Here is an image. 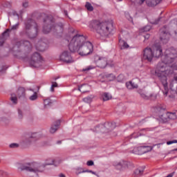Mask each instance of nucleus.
Instances as JSON below:
<instances>
[{"instance_id": "f257e3e1", "label": "nucleus", "mask_w": 177, "mask_h": 177, "mask_svg": "<svg viewBox=\"0 0 177 177\" xmlns=\"http://www.w3.org/2000/svg\"><path fill=\"white\" fill-rule=\"evenodd\" d=\"M177 57V50L174 48H169L165 50L162 57V62H159L156 68L155 74L161 82L164 90L162 91L165 96H168V82H167V75L172 74L174 70H177V66L174 62Z\"/></svg>"}, {"instance_id": "f03ea898", "label": "nucleus", "mask_w": 177, "mask_h": 177, "mask_svg": "<svg viewBox=\"0 0 177 177\" xmlns=\"http://www.w3.org/2000/svg\"><path fill=\"white\" fill-rule=\"evenodd\" d=\"M90 28L95 30L101 37H107L113 31V21L100 22L94 20L91 22Z\"/></svg>"}, {"instance_id": "7ed1b4c3", "label": "nucleus", "mask_w": 177, "mask_h": 177, "mask_svg": "<svg viewBox=\"0 0 177 177\" xmlns=\"http://www.w3.org/2000/svg\"><path fill=\"white\" fill-rule=\"evenodd\" d=\"M21 37H28L30 39L37 38L38 35V24L35 21L28 19L24 22V29L20 32Z\"/></svg>"}, {"instance_id": "20e7f679", "label": "nucleus", "mask_w": 177, "mask_h": 177, "mask_svg": "<svg viewBox=\"0 0 177 177\" xmlns=\"http://www.w3.org/2000/svg\"><path fill=\"white\" fill-rule=\"evenodd\" d=\"M50 31L56 32L57 31H63V24L59 23L55 25V21H53V17H47L44 19V26H43V32L44 34H48Z\"/></svg>"}, {"instance_id": "39448f33", "label": "nucleus", "mask_w": 177, "mask_h": 177, "mask_svg": "<svg viewBox=\"0 0 177 177\" xmlns=\"http://www.w3.org/2000/svg\"><path fill=\"white\" fill-rule=\"evenodd\" d=\"M85 41L86 39L84 35H76L73 36L68 44L69 50L72 52V53L77 52L80 48H81L82 43L85 42Z\"/></svg>"}, {"instance_id": "423d86ee", "label": "nucleus", "mask_w": 177, "mask_h": 177, "mask_svg": "<svg viewBox=\"0 0 177 177\" xmlns=\"http://www.w3.org/2000/svg\"><path fill=\"white\" fill-rule=\"evenodd\" d=\"M18 168L21 171H26V172H32L33 174H38V172L42 171L41 170V165L35 162L21 163Z\"/></svg>"}, {"instance_id": "0eeeda50", "label": "nucleus", "mask_w": 177, "mask_h": 177, "mask_svg": "<svg viewBox=\"0 0 177 177\" xmlns=\"http://www.w3.org/2000/svg\"><path fill=\"white\" fill-rule=\"evenodd\" d=\"M77 52L80 56H88L93 52V45L90 41L85 40Z\"/></svg>"}, {"instance_id": "6e6552de", "label": "nucleus", "mask_w": 177, "mask_h": 177, "mask_svg": "<svg viewBox=\"0 0 177 177\" xmlns=\"http://www.w3.org/2000/svg\"><path fill=\"white\" fill-rule=\"evenodd\" d=\"M32 48V45L29 41L27 40H21L17 41L14 46L12 50L14 52H21L22 49L25 50H30Z\"/></svg>"}, {"instance_id": "1a4fd4ad", "label": "nucleus", "mask_w": 177, "mask_h": 177, "mask_svg": "<svg viewBox=\"0 0 177 177\" xmlns=\"http://www.w3.org/2000/svg\"><path fill=\"white\" fill-rule=\"evenodd\" d=\"M115 128V122H107L104 124H100L95 128V132H101L102 133H107L110 131H113Z\"/></svg>"}, {"instance_id": "9d476101", "label": "nucleus", "mask_w": 177, "mask_h": 177, "mask_svg": "<svg viewBox=\"0 0 177 177\" xmlns=\"http://www.w3.org/2000/svg\"><path fill=\"white\" fill-rule=\"evenodd\" d=\"M42 63H44V59H42L41 55H39L38 53H33L30 61V67L37 68L38 67H41V66H42Z\"/></svg>"}, {"instance_id": "9b49d317", "label": "nucleus", "mask_w": 177, "mask_h": 177, "mask_svg": "<svg viewBox=\"0 0 177 177\" xmlns=\"http://www.w3.org/2000/svg\"><path fill=\"white\" fill-rule=\"evenodd\" d=\"M171 38V33L169 32V29L167 26H163L160 29V39L162 44H167Z\"/></svg>"}, {"instance_id": "f8f14e48", "label": "nucleus", "mask_w": 177, "mask_h": 177, "mask_svg": "<svg viewBox=\"0 0 177 177\" xmlns=\"http://www.w3.org/2000/svg\"><path fill=\"white\" fill-rule=\"evenodd\" d=\"M60 62H63V63H66V64H70L71 63H74V59L71 57V54L70 52L65 50L63 51L59 55Z\"/></svg>"}, {"instance_id": "ddd939ff", "label": "nucleus", "mask_w": 177, "mask_h": 177, "mask_svg": "<svg viewBox=\"0 0 177 177\" xmlns=\"http://www.w3.org/2000/svg\"><path fill=\"white\" fill-rule=\"evenodd\" d=\"M152 55L153 57H161L162 56V48H161V44L160 43H154L151 46Z\"/></svg>"}, {"instance_id": "4468645a", "label": "nucleus", "mask_w": 177, "mask_h": 177, "mask_svg": "<svg viewBox=\"0 0 177 177\" xmlns=\"http://www.w3.org/2000/svg\"><path fill=\"white\" fill-rule=\"evenodd\" d=\"M153 50L151 48L147 47L142 51L143 60H147V62H151L153 60Z\"/></svg>"}, {"instance_id": "2eb2a0df", "label": "nucleus", "mask_w": 177, "mask_h": 177, "mask_svg": "<svg viewBox=\"0 0 177 177\" xmlns=\"http://www.w3.org/2000/svg\"><path fill=\"white\" fill-rule=\"evenodd\" d=\"M97 66L100 68H106L107 66V59L106 57H100L96 62H95Z\"/></svg>"}, {"instance_id": "dca6fc26", "label": "nucleus", "mask_w": 177, "mask_h": 177, "mask_svg": "<svg viewBox=\"0 0 177 177\" xmlns=\"http://www.w3.org/2000/svg\"><path fill=\"white\" fill-rule=\"evenodd\" d=\"M19 26H20V24L19 23H17L15 25L12 26L11 28L6 29L2 33V36L6 37V35H7V37H9V32H12V31H17V30H19Z\"/></svg>"}, {"instance_id": "f3484780", "label": "nucleus", "mask_w": 177, "mask_h": 177, "mask_svg": "<svg viewBox=\"0 0 177 177\" xmlns=\"http://www.w3.org/2000/svg\"><path fill=\"white\" fill-rule=\"evenodd\" d=\"M169 88L174 92L177 91V76L169 80Z\"/></svg>"}, {"instance_id": "a211bd4d", "label": "nucleus", "mask_w": 177, "mask_h": 177, "mask_svg": "<svg viewBox=\"0 0 177 177\" xmlns=\"http://www.w3.org/2000/svg\"><path fill=\"white\" fill-rule=\"evenodd\" d=\"M35 46L37 50H39V52H44V50H46V44L42 40L39 41Z\"/></svg>"}, {"instance_id": "6ab92c4d", "label": "nucleus", "mask_w": 177, "mask_h": 177, "mask_svg": "<svg viewBox=\"0 0 177 177\" xmlns=\"http://www.w3.org/2000/svg\"><path fill=\"white\" fill-rule=\"evenodd\" d=\"M140 95L141 97H142V99H145V100H149V99H151V100H156V99H157L156 95L151 94L149 95L145 93V92H143V91H140Z\"/></svg>"}, {"instance_id": "aec40b11", "label": "nucleus", "mask_w": 177, "mask_h": 177, "mask_svg": "<svg viewBox=\"0 0 177 177\" xmlns=\"http://www.w3.org/2000/svg\"><path fill=\"white\" fill-rule=\"evenodd\" d=\"M37 140V133H33L29 137L26 138L25 140L26 145H31L32 142Z\"/></svg>"}, {"instance_id": "412c9836", "label": "nucleus", "mask_w": 177, "mask_h": 177, "mask_svg": "<svg viewBox=\"0 0 177 177\" xmlns=\"http://www.w3.org/2000/svg\"><path fill=\"white\" fill-rule=\"evenodd\" d=\"M17 96L19 99H24V97H26V88L19 87L17 91Z\"/></svg>"}, {"instance_id": "4be33fe9", "label": "nucleus", "mask_w": 177, "mask_h": 177, "mask_svg": "<svg viewBox=\"0 0 177 177\" xmlns=\"http://www.w3.org/2000/svg\"><path fill=\"white\" fill-rule=\"evenodd\" d=\"M162 1V0H146V4L149 7L157 6Z\"/></svg>"}, {"instance_id": "5701e85b", "label": "nucleus", "mask_w": 177, "mask_h": 177, "mask_svg": "<svg viewBox=\"0 0 177 177\" xmlns=\"http://www.w3.org/2000/svg\"><path fill=\"white\" fill-rule=\"evenodd\" d=\"M60 120H57L55 124L52 125L50 129V133H55L57 129H59V127L60 126Z\"/></svg>"}, {"instance_id": "b1692460", "label": "nucleus", "mask_w": 177, "mask_h": 177, "mask_svg": "<svg viewBox=\"0 0 177 177\" xmlns=\"http://www.w3.org/2000/svg\"><path fill=\"white\" fill-rule=\"evenodd\" d=\"M90 86L88 84H82V86H79V91L82 93H86V92H89Z\"/></svg>"}, {"instance_id": "393cba45", "label": "nucleus", "mask_w": 177, "mask_h": 177, "mask_svg": "<svg viewBox=\"0 0 177 177\" xmlns=\"http://www.w3.org/2000/svg\"><path fill=\"white\" fill-rule=\"evenodd\" d=\"M126 86H127V89H137L138 84L130 81V82L126 83Z\"/></svg>"}, {"instance_id": "a878e982", "label": "nucleus", "mask_w": 177, "mask_h": 177, "mask_svg": "<svg viewBox=\"0 0 177 177\" xmlns=\"http://www.w3.org/2000/svg\"><path fill=\"white\" fill-rule=\"evenodd\" d=\"M102 100L104 102H106L107 100H110L112 97L111 95L109 93H104L102 95Z\"/></svg>"}, {"instance_id": "bb28decb", "label": "nucleus", "mask_w": 177, "mask_h": 177, "mask_svg": "<svg viewBox=\"0 0 177 177\" xmlns=\"http://www.w3.org/2000/svg\"><path fill=\"white\" fill-rule=\"evenodd\" d=\"M23 118H24V113L21 109H18V115L17 116V120L18 121H23Z\"/></svg>"}, {"instance_id": "cd10ccee", "label": "nucleus", "mask_w": 177, "mask_h": 177, "mask_svg": "<svg viewBox=\"0 0 177 177\" xmlns=\"http://www.w3.org/2000/svg\"><path fill=\"white\" fill-rule=\"evenodd\" d=\"M94 97H95V95H89L88 97L83 98V102H84L85 103H91Z\"/></svg>"}, {"instance_id": "c85d7f7f", "label": "nucleus", "mask_w": 177, "mask_h": 177, "mask_svg": "<svg viewBox=\"0 0 177 177\" xmlns=\"http://www.w3.org/2000/svg\"><path fill=\"white\" fill-rule=\"evenodd\" d=\"M156 111H158V113H163V111H165V107L162 106L161 104H158L155 107Z\"/></svg>"}, {"instance_id": "c756f323", "label": "nucleus", "mask_w": 177, "mask_h": 177, "mask_svg": "<svg viewBox=\"0 0 177 177\" xmlns=\"http://www.w3.org/2000/svg\"><path fill=\"white\" fill-rule=\"evenodd\" d=\"M10 100L13 104H17V96L15 93L11 94Z\"/></svg>"}, {"instance_id": "7c9ffc66", "label": "nucleus", "mask_w": 177, "mask_h": 177, "mask_svg": "<svg viewBox=\"0 0 177 177\" xmlns=\"http://www.w3.org/2000/svg\"><path fill=\"white\" fill-rule=\"evenodd\" d=\"M124 162L121 161V162H119L115 164V167L116 169H122V168L124 167Z\"/></svg>"}, {"instance_id": "2f4dec72", "label": "nucleus", "mask_w": 177, "mask_h": 177, "mask_svg": "<svg viewBox=\"0 0 177 177\" xmlns=\"http://www.w3.org/2000/svg\"><path fill=\"white\" fill-rule=\"evenodd\" d=\"M143 172H145V169H137L135 170L134 174L137 175V176H142V175H143Z\"/></svg>"}, {"instance_id": "473e14b6", "label": "nucleus", "mask_w": 177, "mask_h": 177, "mask_svg": "<svg viewBox=\"0 0 177 177\" xmlns=\"http://www.w3.org/2000/svg\"><path fill=\"white\" fill-rule=\"evenodd\" d=\"M85 8L88 10V12H93V6L89 2H86L85 5Z\"/></svg>"}, {"instance_id": "72a5a7b5", "label": "nucleus", "mask_w": 177, "mask_h": 177, "mask_svg": "<svg viewBox=\"0 0 177 177\" xmlns=\"http://www.w3.org/2000/svg\"><path fill=\"white\" fill-rule=\"evenodd\" d=\"M144 149V153H149V151H151L153 150V147L151 146H142Z\"/></svg>"}, {"instance_id": "f704fd0d", "label": "nucleus", "mask_w": 177, "mask_h": 177, "mask_svg": "<svg viewBox=\"0 0 177 177\" xmlns=\"http://www.w3.org/2000/svg\"><path fill=\"white\" fill-rule=\"evenodd\" d=\"M37 99H38V94L37 93V92H35L33 95L29 97V100L32 102H34V100H37Z\"/></svg>"}, {"instance_id": "c9c22d12", "label": "nucleus", "mask_w": 177, "mask_h": 177, "mask_svg": "<svg viewBox=\"0 0 177 177\" xmlns=\"http://www.w3.org/2000/svg\"><path fill=\"white\" fill-rule=\"evenodd\" d=\"M52 104V100L50 99H46L44 100V107L46 109L48 106H50Z\"/></svg>"}, {"instance_id": "e433bc0d", "label": "nucleus", "mask_w": 177, "mask_h": 177, "mask_svg": "<svg viewBox=\"0 0 177 177\" xmlns=\"http://www.w3.org/2000/svg\"><path fill=\"white\" fill-rule=\"evenodd\" d=\"M137 150H138V154H140V155L145 154V149L143 148V146L138 147L137 148Z\"/></svg>"}, {"instance_id": "4c0bfd02", "label": "nucleus", "mask_w": 177, "mask_h": 177, "mask_svg": "<svg viewBox=\"0 0 177 177\" xmlns=\"http://www.w3.org/2000/svg\"><path fill=\"white\" fill-rule=\"evenodd\" d=\"M118 82H124L125 81V76L123 74H120L118 77Z\"/></svg>"}, {"instance_id": "58836bf2", "label": "nucleus", "mask_w": 177, "mask_h": 177, "mask_svg": "<svg viewBox=\"0 0 177 177\" xmlns=\"http://www.w3.org/2000/svg\"><path fill=\"white\" fill-rule=\"evenodd\" d=\"M58 84L56 82H52V85L50 87V91L51 92H55V88H57Z\"/></svg>"}, {"instance_id": "ea45409f", "label": "nucleus", "mask_w": 177, "mask_h": 177, "mask_svg": "<svg viewBox=\"0 0 177 177\" xmlns=\"http://www.w3.org/2000/svg\"><path fill=\"white\" fill-rule=\"evenodd\" d=\"M55 165V160L53 159H48L45 163V165Z\"/></svg>"}, {"instance_id": "a19ab883", "label": "nucleus", "mask_w": 177, "mask_h": 177, "mask_svg": "<svg viewBox=\"0 0 177 177\" xmlns=\"http://www.w3.org/2000/svg\"><path fill=\"white\" fill-rule=\"evenodd\" d=\"M19 145L17 143H11L9 145L10 149H17L19 147Z\"/></svg>"}, {"instance_id": "79ce46f5", "label": "nucleus", "mask_w": 177, "mask_h": 177, "mask_svg": "<svg viewBox=\"0 0 177 177\" xmlns=\"http://www.w3.org/2000/svg\"><path fill=\"white\" fill-rule=\"evenodd\" d=\"M139 136H140V134L139 133H136V132L133 133L131 136V138H139Z\"/></svg>"}, {"instance_id": "37998d69", "label": "nucleus", "mask_w": 177, "mask_h": 177, "mask_svg": "<svg viewBox=\"0 0 177 177\" xmlns=\"http://www.w3.org/2000/svg\"><path fill=\"white\" fill-rule=\"evenodd\" d=\"M8 69V66H4V65H0V73L2 71H6V70Z\"/></svg>"}, {"instance_id": "c03bdc74", "label": "nucleus", "mask_w": 177, "mask_h": 177, "mask_svg": "<svg viewBox=\"0 0 177 177\" xmlns=\"http://www.w3.org/2000/svg\"><path fill=\"white\" fill-rule=\"evenodd\" d=\"M122 48L124 49H127V48H129V45H128V43H127L125 41H122Z\"/></svg>"}, {"instance_id": "a18cd8bd", "label": "nucleus", "mask_w": 177, "mask_h": 177, "mask_svg": "<svg viewBox=\"0 0 177 177\" xmlns=\"http://www.w3.org/2000/svg\"><path fill=\"white\" fill-rule=\"evenodd\" d=\"M149 30H151V27L150 26H147L143 28V31H145V32H147Z\"/></svg>"}, {"instance_id": "49530a36", "label": "nucleus", "mask_w": 177, "mask_h": 177, "mask_svg": "<svg viewBox=\"0 0 177 177\" xmlns=\"http://www.w3.org/2000/svg\"><path fill=\"white\" fill-rule=\"evenodd\" d=\"M94 162L93 160H88L86 162V165H88V167H92V165H94Z\"/></svg>"}, {"instance_id": "de8ad7c7", "label": "nucleus", "mask_w": 177, "mask_h": 177, "mask_svg": "<svg viewBox=\"0 0 177 177\" xmlns=\"http://www.w3.org/2000/svg\"><path fill=\"white\" fill-rule=\"evenodd\" d=\"M160 20H161V17H159L157 19H156L155 21L152 22V24H158Z\"/></svg>"}, {"instance_id": "09e8293b", "label": "nucleus", "mask_w": 177, "mask_h": 177, "mask_svg": "<svg viewBox=\"0 0 177 177\" xmlns=\"http://www.w3.org/2000/svg\"><path fill=\"white\" fill-rule=\"evenodd\" d=\"M145 1L146 2V0H137V3L138 5H143V3H145Z\"/></svg>"}, {"instance_id": "8fccbe9b", "label": "nucleus", "mask_w": 177, "mask_h": 177, "mask_svg": "<svg viewBox=\"0 0 177 177\" xmlns=\"http://www.w3.org/2000/svg\"><path fill=\"white\" fill-rule=\"evenodd\" d=\"M110 77H111L112 78H113L114 75L113 74H106L105 75H104V78H110Z\"/></svg>"}, {"instance_id": "3c124183", "label": "nucleus", "mask_w": 177, "mask_h": 177, "mask_svg": "<svg viewBox=\"0 0 177 177\" xmlns=\"http://www.w3.org/2000/svg\"><path fill=\"white\" fill-rule=\"evenodd\" d=\"M5 44V40L3 38H0V46H3V44Z\"/></svg>"}, {"instance_id": "603ef678", "label": "nucleus", "mask_w": 177, "mask_h": 177, "mask_svg": "<svg viewBox=\"0 0 177 177\" xmlns=\"http://www.w3.org/2000/svg\"><path fill=\"white\" fill-rule=\"evenodd\" d=\"M82 172H89L90 174H93V175H96V173L92 170H85Z\"/></svg>"}, {"instance_id": "864d4df0", "label": "nucleus", "mask_w": 177, "mask_h": 177, "mask_svg": "<svg viewBox=\"0 0 177 177\" xmlns=\"http://www.w3.org/2000/svg\"><path fill=\"white\" fill-rule=\"evenodd\" d=\"M22 6L24 8H28V1L24 2L23 4H22Z\"/></svg>"}, {"instance_id": "5fc2aeb1", "label": "nucleus", "mask_w": 177, "mask_h": 177, "mask_svg": "<svg viewBox=\"0 0 177 177\" xmlns=\"http://www.w3.org/2000/svg\"><path fill=\"white\" fill-rule=\"evenodd\" d=\"M145 39H149L150 38V35L147 34L146 35H144Z\"/></svg>"}, {"instance_id": "6e6d98bb", "label": "nucleus", "mask_w": 177, "mask_h": 177, "mask_svg": "<svg viewBox=\"0 0 177 177\" xmlns=\"http://www.w3.org/2000/svg\"><path fill=\"white\" fill-rule=\"evenodd\" d=\"M89 70H92V68H91V66L83 69V71H89Z\"/></svg>"}, {"instance_id": "4d7b16f0", "label": "nucleus", "mask_w": 177, "mask_h": 177, "mask_svg": "<svg viewBox=\"0 0 177 177\" xmlns=\"http://www.w3.org/2000/svg\"><path fill=\"white\" fill-rule=\"evenodd\" d=\"M159 117L161 120H164V114L159 115Z\"/></svg>"}, {"instance_id": "13d9d810", "label": "nucleus", "mask_w": 177, "mask_h": 177, "mask_svg": "<svg viewBox=\"0 0 177 177\" xmlns=\"http://www.w3.org/2000/svg\"><path fill=\"white\" fill-rule=\"evenodd\" d=\"M174 143V141H168L167 142V145H172Z\"/></svg>"}, {"instance_id": "bf43d9fd", "label": "nucleus", "mask_w": 177, "mask_h": 177, "mask_svg": "<svg viewBox=\"0 0 177 177\" xmlns=\"http://www.w3.org/2000/svg\"><path fill=\"white\" fill-rule=\"evenodd\" d=\"M59 177H66V176L64 174H59Z\"/></svg>"}, {"instance_id": "052dcab7", "label": "nucleus", "mask_w": 177, "mask_h": 177, "mask_svg": "<svg viewBox=\"0 0 177 177\" xmlns=\"http://www.w3.org/2000/svg\"><path fill=\"white\" fill-rule=\"evenodd\" d=\"M169 97H171V99H175V95H169Z\"/></svg>"}, {"instance_id": "680f3d73", "label": "nucleus", "mask_w": 177, "mask_h": 177, "mask_svg": "<svg viewBox=\"0 0 177 177\" xmlns=\"http://www.w3.org/2000/svg\"><path fill=\"white\" fill-rule=\"evenodd\" d=\"M57 145H62V140H58V141L57 142Z\"/></svg>"}, {"instance_id": "e2e57ef3", "label": "nucleus", "mask_w": 177, "mask_h": 177, "mask_svg": "<svg viewBox=\"0 0 177 177\" xmlns=\"http://www.w3.org/2000/svg\"><path fill=\"white\" fill-rule=\"evenodd\" d=\"M13 15L14 16H18L19 17V15H17V13L16 12H13Z\"/></svg>"}, {"instance_id": "0e129e2a", "label": "nucleus", "mask_w": 177, "mask_h": 177, "mask_svg": "<svg viewBox=\"0 0 177 177\" xmlns=\"http://www.w3.org/2000/svg\"><path fill=\"white\" fill-rule=\"evenodd\" d=\"M173 143H177V140H173Z\"/></svg>"}, {"instance_id": "69168bd1", "label": "nucleus", "mask_w": 177, "mask_h": 177, "mask_svg": "<svg viewBox=\"0 0 177 177\" xmlns=\"http://www.w3.org/2000/svg\"><path fill=\"white\" fill-rule=\"evenodd\" d=\"M66 15H67V11H64Z\"/></svg>"}, {"instance_id": "338daca9", "label": "nucleus", "mask_w": 177, "mask_h": 177, "mask_svg": "<svg viewBox=\"0 0 177 177\" xmlns=\"http://www.w3.org/2000/svg\"><path fill=\"white\" fill-rule=\"evenodd\" d=\"M59 79V77H55V81H56V80Z\"/></svg>"}, {"instance_id": "774afa93", "label": "nucleus", "mask_w": 177, "mask_h": 177, "mask_svg": "<svg viewBox=\"0 0 177 177\" xmlns=\"http://www.w3.org/2000/svg\"><path fill=\"white\" fill-rule=\"evenodd\" d=\"M171 115H175V113H171Z\"/></svg>"}]
</instances>
